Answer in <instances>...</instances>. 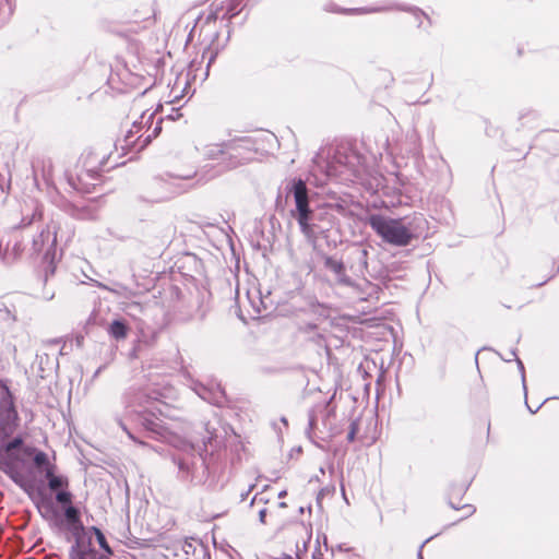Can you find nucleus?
<instances>
[{
	"mask_svg": "<svg viewBox=\"0 0 559 559\" xmlns=\"http://www.w3.org/2000/svg\"><path fill=\"white\" fill-rule=\"evenodd\" d=\"M16 420L11 392L0 383V471L35 502V447L27 444L21 435L9 439Z\"/></svg>",
	"mask_w": 559,
	"mask_h": 559,
	"instance_id": "nucleus-1",
	"label": "nucleus"
},
{
	"mask_svg": "<svg viewBox=\"0 0 559 559\" xmlns=\"http://www.w3.org/2000/svg\"><path fill=\"white\" fill-rule=\"evenodd\" d=\"M70 492L69 478L59 472L55 452L46 453L37 450V497L43 501L41 507L37 504V510L40 514L46 518V510L52 499L63 500Z\"/></svg>",
	"mask_w": 559,
	"mask_h": 559,
	"instance_id": "nucleus-2",
	"label": "nucleus"
},
{
	"mask_svg": "<svg viewBox=\"0 0 559 559\" xmlns=\"http://www.w3.org/2000/svg\"><path fill=\"white\" fill-rule=\"evenodd\" d=\"M110 152L100 145L85 151L74 173L66 175L68 186L81 193H91L100 182V171L107 164Z\"/></svg>",
	"mask_w": 559,
	"mask_h": 559,
	"instance_id": "nucleus-3",
	"label": "nucleus"
},
{
	"mask_svg": "<svg viewBox=\"0 0 559 559\" xmlns=\"http://www.w3.org/2000/svg\"><path fill=\"white\" fill-rule=\"evenodd\" d=\"M154 111H143L140 118L133 121L124 136L116 142V148L119 146L124 153L140 152L145 148L162 130V118L154 123Z\"/></svg>",
	"mask_w": 559,
	"mask_h": 559,
	"instance_id": "nucleus-4",
	"label": "nucleus"
},
{
	"mask_svg": "<svg viewBox=\"0 0 559 559\" xmlns=\"http://www.w3.org/2000/svg\"><path fill=\"white\" fill-rule=\"evenodd\" d=\"M293 193L295 200V210L292 211L296 218L300 231L308 240L316 238V213L309 205L308 188L304 180L294 179L288 190Z\"/></svg>",
	"mask_w": 559,
	"mask_h": 559,
	"instance_id": "nucleus-5",
	"label": "nucleus"
},
{
	"mask_svg": "<svg viewBox=\"0 0 559 559\" xmlns=\"http://www.w3.org/2000/svg\"><path fill=\"white\" fill-rule=\"evenodd\" d=\"M368 223L384 242L396 247L407 246L414 237L412 230L403 224L402 219L373 214L369 216Z\"/></svg>",
	"mask_w": 559,
	"mask_h": 559,
	"instance_id": "nucleus-6",
	"label": "nucleus"
},
{
	"mask_svg": "<svg viewBox=\"0 0 559 559\" xmlns=\"http://www.w3.org/2000/svg\"><path fill=\"white\" fill-rule=\"evenodd\" d=\"M84 508L82 501H74L72 492L66 495L63 500H56L48 504V510L58 522L63 524L73 535L84 532L81 521V511Z\"/></svg>",
	"mask_w": 559,
	"mask_h": 559,
	"instance_id": "nucleus-7",
	"label": "nucleus"
},
{
	"mask_svg": "<svg viewBox=\"0 0 559 559\" xmlns=\"http://www.w3.org/2000/svg\"><path fill=\"white\" fill-rule=\"evenodd\" d=\"M133 417L136 425L141 426L146 432V437L152 439H160L170 442V433L164 426L163 420L155 415L148 407L142 409L128 411Z\"/></svg>",
	"mask_w": 559,
	"mask_h": 559,
	"instance_id": "nucleus-8",
	"label": "nucleus"
},
{
	"mask_svg": "<svg viewBox=\"0 0 559 559\" xmlns=\"http://www.w3.org/2000/svg\"><path fill=\"white\" fill-rule=\"evenodd\" d=\"M226 168H235L254 158L253 142L249 138L233 139L226 142Z\"/></svg>",
	"mask_w": 559,
	"mask_h": 559,
	"instance_id": "nucleus-9",
	"label": "nucleus"
},
{
	"mask_svg": "<svg viewBox=\"0 0 559 559\" xmlns=\"http://www.w3.org/2000/svg\"><path fill=\"white\" fill-rule=\"evenodd\" d=\"M406 11L411 12L417 20H419L420 16L426 17L429 20V17L426 15L424 11L416 7H409L400 4L396 2H389L385 5L382 7H368V8H357V9H341L336 4L329 3L325 5V11L333 12V13H357V14H369V13H378V12H388V11Z\"/></svg>",
	"mask_w": 559,
	"mask_h": 559,
	"instance_id": "nucleus-10",
	"label": "nucleus"
},
{
	"mask_svg": "<svg viewBox=\"0 0 559 559\" xmlns=\"http://www.w3.org/2000/svg\"><path fill=\"white\" fill-rule=\"evenodd\" d=\"M75 544L71 547V559H102V555L93 547L91 536L84 531L76 535Z\"/></svg>",
	"mask_w": 559,
	"mask_h": 559,
	"instance_id": "nucleus-11",
	"label": "nucleus"
},
{
	"mask_svg": "<svg viewBox=\"0 0 559 559\" xmlns=\"http://www.w3.org/2000/svg\"><path fill=\"white\" fill-rule=\"evenodd\" d=\"M209 311V307L203 297L197 296L189 300L178 312V319L181 321H202Z\"/></svg>",
	"mask_w": 559,
	"mask_h": 559,
	"instance_id": "nucleus-12",
	"label": "nucleus"
},
{
	"mask_svg": "<svg viewBox=\"0 0 559 559\" xmlns=\"http://www.w3.org/2000/svg\"><path fill=\"white\" fill-rule=\"evenodd\" d=\"M189 178H190V176H173V175H166V177H164V176L155 177L152 180L151 186L153 189L162 190V193L156 197V200H158V201L166 200V199H169L170 197H173L174 194L179 193L180 190L177 189L176 181L179 179H189Z\"/></svg>",
	"mask_w": 559,
	"mask_h": 559,
	"instance_id": "nucleus-13",
	"label": "nucleus"
},
{
	"mask_svg": "<svg viewBox=\"0 0 559 559\" xmlns=\"http://www.w3.org/2000/svg\"><path fill=\"white\" fill-rule=\"evenodd\" d=\"M193 391L204 401L216 406H223L226 403V395L221 384L194 383Z\"/></svg>",
	"mask_w": 559,
	"mask_h": 559,
	"instance_id": "nucleus-14",
	"label": "nucleus"
},
{
	"mask_svg": "<svg viewBox=\"0 0 559 559\" xmlns=\"http://www.w3.org/2000/svg\"><path fill=\"white\" fill-rule=\"evenodd\" d=\"M324 265L328 270L334 273L336 282L344 286H352L353 281L346 275L345 265L341 260H336L332 257L324 258Z\"/></svg>",
	"mask_w": 559,
	"mask_h": 559,
	"instance_id": "nucleus-15",
	"label": "nucleus"
},
{
	"mask_svg": "<svg viewBox=\"0 0 559 559\" xmlns=\"http://www.w3.org/2000/svg\"><path fill=\"white\" fill-rule=\"evenodd\" d=\"M24 249L25 247L20 240H14L12 245L8 242L5 248L0 245V259L5 264H12L21 257Z\"/></svg>",
	"mask_w": 559,
	"mask_h": 559,
	"instance_id": "nucleus-16",
	"label": "nucleus"
},
{
	"mask_svg": "<svg viewBox=\"0 0 559 559\" xmlns=\"http://www.w3.org/2000/svg\"><path fill=\"white\" fill-rule=\"evenodd\" d=\"M226 142L210 144L204 147V156L212 160H218L226 167L227 162Z\"/></svg>",
	"mask_w": 559,
	"mask_h": 559,
	"instance_id": "nucleus-17",
	"label": "nucleus"
},
{
	"mask_svg": "<svg viewBox=\"0 0 559 559\" xmlns=\"http://www.w3.org/2000/svg\"><path fill=\"white\" fill-rule=\"evenodd\" d=\"M329 413L328 405L320 404L313 407L308 413V430L313 431L318 428V416L326 415Z\"/></svg>",
	"mask_w": 559,
	"mask_h": 559,
	"instance_id": "nucleus-18",
	"label": "nucleus"
},
{
	"mask_svg": "<svg viewBox=\"0 0 559 559\" xmlns=\"http://www.w3.org/2000/svg\"><path fill=\"white\" fill-rule=\"evenodd\" d=\"M127 332H128L127 325L120 320L112 321L108 329L109 335L116 340L126 338Z\"/></svg>",
	"mask_w": 559,
	"mask_h": 559,
	"instance_id": "nucleus-19",
	"label": "nucleus"
},
{
	"mask_svg": "<svg viewBox=\"0 0 559 559\" xmlns=\"http://www.w3.org/2000/svg\"><path fill=\"white\" fill-rule=\"evenodd\" d=\"M174 463L178 466L180 477L188 479L190 477L191 465L183 459L174 457Z\"/></svg>",
	"mask_w": 559,
	"mask_h": 559,
	"instance_id": "nucleus-20",
	"label": "nucleus"
},
{
	"mask_svg": "<svg viewBox=\"0 0 559 559\" xmlns=\"http://www.w3.org/2000/svg\"><path fill=\"white\" fill-rule=\"evenodd\" d=\"M44 262L47 263L46 270H45V283L48 282V274L55 273V251L50 253V251H47L44 255Z\"/></svg>",
	"mask_w": 559,
	"mask_h": 559,
	"instance_id": "nucleus-21",
	"label": "nucleus"
},
{
	"mask_svg": "<svg viewBox=\"0 0 559 559\" xmlns=\"http://www.w3.org/2000/svg\"><path fill=\"white\" fill-rule=\"evenodd\" d=\"M41 173H43V179L45 180L46 185L48 187L53 186L52 164L50 162L47 164L46 163L43 164Z\"/></svg>",
	"mask_w": 559,
	"mask_h": 559,
	"instance_id": "nucleus-22",
	"label": "nucleus"
},
{
	"mask_svg": "<svg viewBox=\"0 0 559 559\" xmlns=\"http://www.w3.org/2000/svg\"><path fill=\"white\" fill-rule=\"evenodd\" d=\"M193 68H194V62H191L190 67H189V72L182 78L181 75L177 78L176 80V83H175V86L173 88V91L175 92L177 88L180 87V85L182 84L183 85V90L182 92L187 88L188 86V79H189V75L190 73L193 71Z\"/></svg>",
	"mask_w": 559,
	"mask_h": 559,
	"instance_id": "nucleus-23",
	"label": "nucleus"
},
{
	"mask_svg": "<svg viewBox=\"0 0 559 559\" xmlns=\"http://www.w3.org/2000/svg\"><path fill=\"white\" fill-rule=\"evenodd\" d=\"M93 530L96 534L97 542H98L100 548L104 549V551L107 555H111V549H110L109 545L107 544V540H106L104 534L102 533V531L96 527H93Z\"/></svg>",
	"mask_w": 559,
	"mask_h": 559,
	"instance_id": "nucleus-24",
	"label": "nucleus"
},
{
	"mask_svg": "<svg viewBox=\"0 0 559 559\" xmlns=\"http://www.w3.org/2000/svg\"><path fill=\"white\" fill-rule=\"evenodd\" d=\"M119 425L121 426V428L126 431V433L128 435V437L135 443L144 447V448H150L152 449V447H150L146 442L142 441L141 439H139L131 430H129L127 428V426L122 423V420H119Z\"/></svg>",
	"mask_w": 559,
	"mask_h": 559,
	"instance_id": "nucleus-25",
	"label": "nucleus"
},
{
	"mask_svg": "<svg viewBox=\"0 0 559 559\" xmlns=\"http://www.w3.org/2000/svg\"><path fill=\"white\" fill-rule=\"evenodd\" d=\"M46 356H48V355L46 354ZM57 367H58V358L56 356V353L53 352L51 358L47 357L46 367H41V370L43 371H46V370L52 371Z\"/></svg>",
	"mask_w": 559,
	"mask_h": 559,
	"instance_id": "nucleus-26",
	"label": "nucleus"
},
{
	"mask_svg": "<svg viewBox=\"0 0 559 559\" xmlns=\"http://www.w3.org/2000/svg\"><path fill=\"white\" fill-rule=\"evenodd\" d=\"M2 12L5 13V16L1 21H4L12 12L10 0H0V15Z\"/></svg>",
	"mask_w": 559,
	"mask_h": 559,
	"instance_id": "nucleus-27",
	"label": "nucleus"
},
{
	"mask_svg": "<svg viewBox=\"0 0 559 559\" xmlns=\"http://www.w3.org/2000/svg\"><path fill=\"white\" fill-rule=\"evenodd\" d=\"M357 431H358V423L356 420L350 421L349 431L346 436V439L348 442H353L355 440Z\"/></svg>",
	"mask_w": 559,
	"mask_h": 559,
	"instance_id": "nucleus-28",
	"label": "nucleus"
},
{
	"mask_svg": "<svg viewBox=\"0 0 559 559\" xmlns=\"http://www.w3.org/2000/svg\"><path fill=\"white\" fill-rule=\"evenodd\" d=\"M241 1L242 0H230L227 7V13L234 15L237 7L240 5Z\"/></svg>",
	"mask_w": 559,
	"mask_h": 559,
	"instance_id": "nucleus-29",
	"label": "nucleus"
},
{
	"mask_svg": "<svg viewBox=\"0 0 559 559\" xmlns=\"http://www.w3.org/2000/svg\"><path fill=\"white\" fill-rule=\"evenodd\" d=\"M516 362H518V367H519L520 372H521L522 382H523V388H524V389H526V386H525V374H524V366H523V362H522L520 359H516Z\"/></svg>",
	"mask_w": 559,
	"mask_h": 559,
	"instance_id": "nucleus-30",
	"label": "nucleus"
},
{
	"mask_svg": "<svg viewBox=\"0 0 559 559\" xmlns=\"http://www.w3.org/2000/svg\"><path fill=\"white\" fill-rule=\"evenodd\" d=\"M55 296V290L53 289H46L44 293H43V299L45 300H51Z\"/></svg>",
	"mask_w": 559,
	"mask_h": 559,
	"instance_id": "nucleus-31",
	"label": "nucleus"
},
{
	"mask_svg": "<svg viewBox=\"0 0 559 559\" xmlns=\"http://www.w3.org/2000/svg\"><path fill=\"white\" fill-rule=\"evenodd\" d=\"M367 255H368V251L366 249H361L359 251V260L362 262V264L365 266H367Z\"/></svg>",
	"mask_w": 559,
	"mask_h": 559,
	"instance_id": "nucleus-32",
	"label": "nucleus"
},
{
	"mask_svg": "<svg viewBox=\"0 0 559 559\" xmlns=\"http://www.w3.org/2000/svg\"><path fill=\"white\" fill-rule=\"evenodd\" d=\"M265 518H266V509L265 508H262L260 511H259V521L264 524L265 523Z\"/></svg>",
	"mask_w": 559,
	"mask_h": 559,
	"instance_id": "nucleus-33",
	"label": "nucleus"
},
{
	"mask_svg": "<svg viewBox=\"0 0 559 559\" xmlns=\"http://www.w3.org/2000/svg\"><path fill=\"white\" fill-rule=\"evenodd\" d=\"M209 52H210V57H209V61H207L205 76L207 75V70H209L211 63L213 62V60L215 59V56H216L214 52H212L210 50H209Z\"/></svg>",
	"mask_w": 559,
	"mask_h": 559,
	"instance_id": "nucleus-34",
	"label": "nucleus"
},
{
	"mask_svg": "<svg viewBox=\"0 0 559 559\" xmlns=\"http://www.w3.org/2000/svg\"><path fill=\"white\" fill-rule=\"evenodd\" d=\"M213 438V432L207 430V437L203 438V447L206 448L207 442H210Z\"/></svg>",
	"mask_w": 559,
	"mask_h": 559,
	"instance_id": "nucleus-35",
	"label": "nucleus"
},
{
	"mask_svg": "<svg viewBox=\"0 0 559 559\" xmlns=\"http://www.w3.org/2000/svg\"><path fill=\"white\" fill-rule=\"evenodd\" d=\"M253 487H254V485H250V486H249L248 491H247L246 493H242V495H241V500H245V499H246V497H247V496H248V493L253 489Z\"/></svg>",
	"mask_w": 559,
	"mask_h": 559,
	"instance_id": "nucleus-36",
	"label": "nucleus"
},
{
	"mask_svg": "<svg viewBox=\"0 0 559 559\" xmlns=\"http://www.w3.org/2000/svg\"><path fill=\"white\" fill-rule=\"evenodd\" d=\"M341 490H342L343 498H344V499H345V501L347 502V498H346L345 488H344L343 483H341Z\"/></svg>",
	"mask_w": 559,
	"mask_h": 559,
	"instance_id": "nucleus-37",
	"label": "nucleus"
},
{
	"mask_svg": "<svg viewBox=\"0 0 559 559\" xmlns=\"http://www.w3.org/2000/svg\"><path fill=\"white\" fill-rule=\"evenodd\" d=\"M465 508L468 510V513H469V514H472V513H474V512H475V509H474V507H473V506H466Z\"/></svg>",
	"mask_w": 559,
	"mask_h": 559,
	"instance_id": "nucleus-38",
	"label": "nucleus"
},
{
	"mask_svg": "<svg viewBox=\"0 0 559 559\" xmlns=\"http://www.w3.org/2000/svg\"><path fill=\"white\" fill-rule=\"evenodd\" d=\"M286 495H287V491L286 490H282L278 493V498H284Z\"/></svg>",
	"mask_w": 559,
	"mask_h": 559,
	"instance_id": "nucleus-39",
	"label": "nucleus"
},
{
	"mask_svg": "<svg viewBox=\"0 0 559 559\" xmlns=\"http://www.w3.org/2000/svg\"><path fill=\"white\" fill-rule=\"evenodd\" d=\"M216 13H211L209 16H207V20H216Z\"/></svg>",
	"mask_w": 559,
	"mask_h": 559,
	"instance_id": "nucleus-40",
	"label": "nucleus"
},
{
	"mask_svg": "<svg viewBox=\"0 0 559 559\" xmlns=\"http://www.w3.org/2000/svg\"><path fill=\"white\" fill-rule=\"evenodd\" d=\"M53 237H52V240H51V246H53L57 241V238H56V231L53 230Z\"/></svg>",
	"mask_w": 559,
	"mask_h": 559,
	"instance_id": "nucleus-41",
	"label": "nucleus"
},
{
	"mask_svg": "<svg viewBox=\"0 0 559 559\" xmlns=\"http://www.w3.org/2000/svg\"><path fill=\"white\" fill-rule=\"evenodd\" d=\"M540 406H538L536 409H532L531 406L527 405V408L530 409L531 413H536L538 411Z\"/></svg>",
	"mask_w": 559,
	"mask_h": 559,
	"instance_id": "nucleus-42",
	"label": "nucleus"
},
{
	"mask_svg": "<svg viewBox=\"0 0 559 559\" xmlns=\"http://www.w3.org/2000/svg\"><path fill=\"white\" fill-rule=\"evenodd\" d=\"M51 345H53V346H58V345H59V341H57V340L51 341Z\"/></svg>",
	"mask_w": 559,
	"mask_h": 559,
	"instance_id": "nucleus-43",
	"label": "nucleus"
},
{
	"mask_svg": "<svg viewBox=\"0 0 559 559\" xmlns=\"http://www.w3.org/2000/svg\"><path fill=\"white\" fill-rule=\"evenodd\" d=\"M278 506H280V508H285L286 503L285 502H281Z\"/></svg>",
	"mask_w": 559,
	"mask_h": 559,
	"instance_id": "nucleus-44",
	"label": "nucleus"
},
{
	"mask_svg": "<svg viewBox=\"0 0 559 559\" xmlns=\"http://www.w3.org/2000/svg\"><path fill=\"white\" fill-rule=\"evenodd\" d=\"M418 559H424L420 550L418 552Z\"/></svg>",
	"mask_w": 559,
	"mask_h": 559,
	"instance_id": "nucleus-45",
	"label": "nucleus"
},
{
	"mask_svg": "<svg viewBox=\"0 0 559 559\" xmlns=\"http://www.w3.org/2000/svg\"><path fill=\"white\" fill-rule=\"evenodd\" d=\"M33 176L35 177V166L32 165Z\"/></svg>",
	"mask_w": 559,
	"mask_h": 559,
	"instance_id": "nucleus-46",
	"label": "nucleus"
},
{
	"mask_svg": "<svg viewBox=\"0 0 559 559\" xmlns=\"http://www.w3.org/2000/svg\"><path fill=\"white\" fill-rule=\"evenodd\" d=\"M282 421H283L285 425H287V420H286V418H284V417H283V418H282Z\"/></svg>",
	"mask_w": 559,
	"mask_h": 559,
	"instance_id": "nucleus-47",
	"label": "nucleus"
},
{
	"mask_svg": "<svg viewBox=\"0 0 559 559\" xmlns=\"http://www.w3.org/2000/svg\"><path fill=\"white\" fill-rule=\"evenodd\" d=\"M99 286L105 288V289H109L106 285H99Z\"/></svg>",
	"mask_w": 559,
	"mask_h": 559,
	"instance_id": "nucleus-48",
	"label": "nucleus"
},
{
	"mask_svg": "<svg viewBox=\"0 0 559 559\" xmlns=\"http://www.w3.org/2000/svg\"><path fill=\"white\" fill-rule=\"evenodd\" d=\"M257 500V496L252 498L251 504Z\"/></svg>",
	"mask_w": 559,
	"mask_h": 559,
	"instance_id": "nucleus-49",
	"label": "nucleus"
},
{
	"mask_svg": "<svg viewBox=\"0 0 559 559\" xmlns=\"http://www.w3.org/2000/svg\"><path fill=\"white\" fill-rule=\"evenodd\" d=\"M102 559H110V558H108V557H106V556L102 555Z\"/></svg>",
	"mask_w": 559,
	"mask_h": 559,
	"instance_id": "nucleus-50",
	"label": "nucleus"
},
{
	"mask_svg": "<svg viewBox=\"0 0 559 559\" xmlns=\"http://www.w3.org/2000/svg\"><path fill=\"white\" fill-rule=\"evenodd\" d=\"M40 237L44 239V237H45V233L44 231L40 234Z\"/></svg>",
	"mask_w": 559,
	"mask_h": 559,
	"instance_id": "nucleus-51",
	"label": "nucleus"
}]
</instances>
